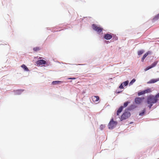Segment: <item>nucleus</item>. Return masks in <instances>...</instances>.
Here are the masks:
<instances>
[{
  "label": "nucleus",
  "instance_id": "39448f33",
  "mask_svg": "<svg viewBox=\"0 0 159 159\" xmlns=\"http://www.w3.org/2000/svg\"><path fill=\"white\" fill-rule=\"evenodd\" d=\"M144 99V97L140 98L137 97L134 100V101L135 103L137 104H141L143 100Z\"/></svg>",
  "mask_w": 159,
  "mask_h": 159
},
{
  "label": "nucleus",
  "instance_id": "20e7f679",
  "mask_svg": "<svg viewBox=\"0 0 159 159\" xmlns=\"http://www.w3.org/2000/svg\"><path fill=\"white\" fill-rule=\"evenodd\" d=\"M93 29L97 31L98 33H100L102 30L103 29L100 27H98L95 24L92 25Z\"/></svg>",
  "mask_w": 159,
  "mask_h": 159
},
{
  "label": "nucleus",
  "instance_id": "f8f14e48",
  "mask_svg": "<svg viewBox=\"0 0 159 159\" xmlns=\"http://www.w3.org/2000/svg\"><path fill=\"white\" fill-rule=\"evenodd\" d=\"M63 83V82L60 81H55L52 82V84H61Z\"/></svg>",
  "mask_w": 159,
  "mask_h": 159
},
{
  "label": "nucleus",
  "instance_id": "6ab92c4d",
  "mask_svg": "<svg viewBox=\"0 0 159 159\" xmlns=\"http://www.w3.org/2000/svg\"><path fill=\"white\" fill-rule=\"evenodd\" d=\"M130 103V102H128V101H127V102H125L124 103V107H126L127 105H128V104Z\"/></svg>",
  "mask_w": 159,
  "mask_h": 159
},
{
  "label": "nucleus",
  "instance_id": "bb28decb",
  "mask_svg": "<svg viewBox=\"0 0 159 159\" xmlns=\"http://www.w3.org/2000/svg\"><path fill=\"white\" fill-rule=\"evenodd\" d=\"M124 85H123V84L121 83V84L120 85L119 87V88L120 89H123L124 88Z\"/></svg>",
  "mask_w": 159,
  "mask_h": 159
},
{
  "label": "nucleus",
  "instance_id": "5701e85b",
  "mask_svg": "<svg viewBox=\"0 0 159 159\" xmlns=\"http://www.w3.org/2000/svg\"><path fill=\"white\" fill-rule=\"evenodd\" d=\"M145 112V110H143L142 112H140V113H139V115L140 116H142L143 115H144V113Z\"/></svg>",
  "mask_w": 159,
  "mask_h": 159
},
{
  "label": "nucleus",
  "instance_id": "6e6552de",
  "mask_svg": "<svg viewBox=\"0 0 159 159\" xmlns=\"http://www.w3.org/2000/svg\"><path fill=\"white\" fill-rule=\"evenodd\" d=\"M92 99L93 102H98L99 99V98L98 96H93L92 97Z\"/></svg>",
  "mask_w": 159,
  "mask_h": 159
},
{
  "label": "nucleus",
  "instance_id": "c756f323",
  "mask_svg": "<svg viewBox=\"0 0 159 159\" xmlns=\"http://www.w3.org/2000/svg\"><path fill=\"white\" fill-rule=\"evenodd\" d=\"M81 1L83 2H85V1H84V0H81Z\"/></svg>",
  "mask_w": 159,
  "mask_h": 159
},
{
  "label": "nucleus",
  "instance_id": "a211bd4d",
  "mask_svg": "<svg viewBox=\"0 0 159 159\" xmlns=\"http://www.w3.org/2000/svg\"><path fill=\"white\" fill-rule=\"evenodd\" d=\"M33 49L34 50V51L36 52L39 51L40 49V48L39 47H36L34 48Z\"/></svg>",
  "mask_w": 159,
  "mask_h": 159
},
{
  "label": "nucleus",
  "instance_id": "ddd939ff",
  "mask_svg": "<svg viewBox=\"0 0 159 159\" xmlns=\"http://www.w3.org/2000/svg\"><path fill=\"white\" fill-rule=\"evenodd\" d=\"M159 19V13L156 15L152 19L153 21H155Z\"/></svg>",
  "mask_w": 159,
  "mask_h": 159
},
{
  "label": "nucleus",
  "instance_id": "c85d7f7f",
  "mask_svg": "<svg viewBox=\"0 0 159 159\" xmlns=\"http://www.w3.org/2000/svg\"><path fill=\"white\" fill-rule=\"evenodd\" d=\"M68 79H72V80H74L75 79V78H69Z\"/></svg>",
  "mask_w": 159,
  "mask_h": 159
},
{
  "label": "nucleus",
  "instance_id": "9d476101",
  "mask_svg": "<svg viewBox=\"0 0 159 159\" xmlns=\"http://www.w3.org/2000/svg\"><path fill=\"white\" fill-rule=\"evenodd\" d=\"M123 108V107L122 106H121L120 107L117 111L116 115L117 116H119V115L120 113L122 111Z\"/></svg>",
  "mask_w": 159,
  "mask_h": 159
},
{
  "label": "nucleus",
  "instance_id": "dca6fc26",
  "mask_svg": "<svg viewBox=\"0 0 159 159\" xmlns=\"http://www.w3.org/2000/svg\"><path fill=\"white\" fill-rule=\"evenodd\" d=\"M144 91L145 94L146 93H150L151 92V91L150 89H148Z\"/></svg>",
  "mask_w": 159,
  "mask_h": 159
},
{
  "label": "nucleus",
  "instance_id": "f257e3e1",
  "mask_svg": "<svg viewBox=\"0 0 159 159\" xmlns=\"http://www.w3.org/2000/svg\"><path fill=\"white\" fill-rule=\"evenodd\" d=\"M157 102V100L155 99L154 96L150 95L148 97L147 102L148 103L154 104Z\"/></svg>",
  "mask_w": 159,
  "mask_h": 159
},
{
  "label": "nucleus",
  "instance_id": "aec40b11",
  "mask_svg": "<svg viewBox=\"0 0 159 159\" xmlns=\"http://www.w3.org/2000/svg\"><path fill=\"white\" fill-rule=\"evenodd\" d=\"M145 94V93L144 91L143 90V91H141V92H139L138 93V95L139 96H140V95H142L144 94Z\"/></svg>",
  "mask_w": 159,
  "mask_h": 159
},
{
  "label": "nucleus",
  "instance_id": "412c9836",
  "mask_svg": "<svg viewBox=\"0 0 159 159\" xmlns=\"http://www.w3.org/2000/svg\"><path fill=\"white\" fill-rule=\"evenodd\" d=\"M128 83H129L128 81H125L123 82L122 83L123 84V85L125 86H127L128 84Z\"/></svg>",
  "mask_w": 159,
  "mask_h": 159
},
{
  "label": "nucleus",
  "instance_id": "4468645a",
  "mask_svg": "<svg viewBox=\"0 0 159 159\" xmlns=\"http://www.w3.org/2000/svg\"><path fill=\"white\" fill-rule=\"evenodd\" d=\"M21 67L22 68L25 70L26 71H28L29 70V69L24 64H23L21 66Z\"/></svg>",
  "mask_w": 159,
  "mask_h": 159
},
{
  "label": "nucleus",
  "instance_id": "a878e982",
  "mask_svg": "<svg viewBox=\"0 0 159 159\" xmlns=\"http://www.w3.org/2000/svg\"><path fill=\"white\" fill-rule=\"evenodd\" d=\"M151 68H152V67H151V66H149L147 67V68H146L145 69V70L147 71Z\"/></svg>",
  "mask_w": 159,
  "mask_h": 159
},
{
  "label": "nucleus",
  "instance_id": "0eeeda50",
  "mask_svg": "<svg viewBox=\"0 0 159 159\" xmlns=\"http://www.w3.org/2000/svg\"><path fill=\"white\" fill-rule=\"evenodd\" d=\"M159 81V78L157 79H152L147 82L148 84H152L155 83Z\"/></svg>",
  "mask_w": 159,
  "mask_h": 159
},
{
  "label": "nucleus",
  "instance_id": "393cba45",
  "mask_svg": "<svg viewBox=\"0 0 159 159\" xmlns=\"http://www.w3.org/2000/svg\"><path fill=\"white\" fill-rule=\"evenodd\" d=\"M105 127V125H101L100 126V128L101 129V130H102Z\"/></svg>",
  "mask_w": 159,
  "mask_h": 159
},
{
  "label": "nucleus",
  "instance_id": "f03ea898",
  "mask_svg": "<svg viewBox=\"0 0 159 159\" xmlns=\"http://www.w3.org/2000/svg\"><path fill=\"white\" fill-rule=\"evenodd\" d=\"M117 124L116 121H114L113 118L111 119L108 126L109 129H112L115 127Z\"/></svg>",
  "mask_w": 159,
  "mask_h": 159
},
{
  "label": "nucleus",
  "instance_id": "9b49d317",
  "mask_svg": "<svg viewBox=\"0 0 159 159\" xmlns=\"http://www.w3.org/2000/svg\"><path fill=\"white\" fill-rule=\"evenodd\" d=\"M151 53V52L150 51H148L143 56L142 59V61H143L146 57L149 54Z\"/></svg>",
  "mask_w": 159,
  "mask_h": 159
},
{
  "label": "nucleus",
  "instance_id": "2eb2a0df",
  "mask_svg": "<svg viewBox=\"0 0 159 159\" xmlns=\"http://www.w3.org/2000/svg\"><path fill=\"white\" fill-rule=\"evenodd\" d=\"M158 63V61H157L154 62L151 66H150L152 67V68L155 67L157 64Z\"/></svg>",
  "mask_w": 159,
  "mask_h": 159
},
{
  "label": "nucleus",
  "instance_id": "cd10ccee",
  "mask_svg": "<svg viewBox=\"0 0 159 159\" xmlns=\"http://www.w3.org/2000/svg\"><path fill=\"white\" fill-rule=\"evenodd\" d=\"M149 104V105L148 106V107H149V109H150L152 107L153 105V104L152 103H148Z\"/></svg>",
  "mask_w": 159,
  "mask_h": 159
},
{
  "label": "nucleus",
  "instance_id": "423d86ee",
  "mask_svg": "<svg viewBox=\"0 0 159 159\" xmlns=\"http://www.w3.org/2000/svg\"><path fill=\"white\" fill-rule=\"evenodd\" d=\"M46 62L45 61L43 60H38L36 62V64L38 65H42L45 64Z\"/></svg>",
  "mask_w": 159,
  "mask_h": 159
},
{
  "label": "nucleus",
  "instance_id": "7ed1b4c3",
  "mask_svg": "<svg viewBox=\"0 0 159 159\" xmlns=\"http://www.w3.org/2000/svg\"><path fill=\"white\" fill-rule=\"evenodd\" d=\"M130 113L129 112L126 111L124 112L121 116L120 120L121 121L125 120L129 117Z\"/></svg>",
  "mask_w": 159,
  "mask_h": 159
},
{
  "label": "nucleus",
  "instance_id": "4be33fe9",
  "mask_svg": "<svg viewBox=\"0 0 159 159\" xmlns=\"http://www.w3.org/2000/svg\"><path fill=\"white\" fill-rule=\"evenodd\" d=\"M135 80H136L134 79H132V80L130 82L129 85H131L135 81Z\"/></svg>",
  "mask_w": 159,
  "mask_h": 159
},
{
  "label": "nucleus",
  "instance_id": "f3484780",
  "mask_svg": "<svg viewBox=\"0 0 159 159\" xmlns=\"http://www.w3.org/2000/svg\"><path fill=\"white\" fill-rule=\"evenodd\" d=\"M144 51L143 50H141L139 51L138 52V54L139 55H142L143 52Z\"/></svg>",
  "mask_w": 159,
  "mask_h": 159
},
{
  "label": "nucleus",
  "instance_id": "1a4fd4ad",
  "mask_svg": "<svg viewBox=\"0 0 159 159\" xmlns=\"http://www.w3.org/2000/svg\"><path fill=\"white\" fill-rule=\"evenodd\" d=\"M112 37V36L111 35L109 34H105L104 36V38L107 40H109L111 39Z\"/></svg>",
  "mask_w": 159,
  "mask_h": 159
},
{
  "label": "nucleus",
  "instance_id": "b1692460",
  "mask_svg": "<svg viewBox=\"0 0 159 159\" xmlns=\"http://www.w3.org/2000/svg\"><path fill=\"white\" fill-rule=\"evenodd\" d=\"M154 97L155 99L157 100V101L158 100V98H159V93L156 94V96H154Z\"/></svg>",
  "mask_w": 159,
  "mask_h": 159
}]
</instances>
